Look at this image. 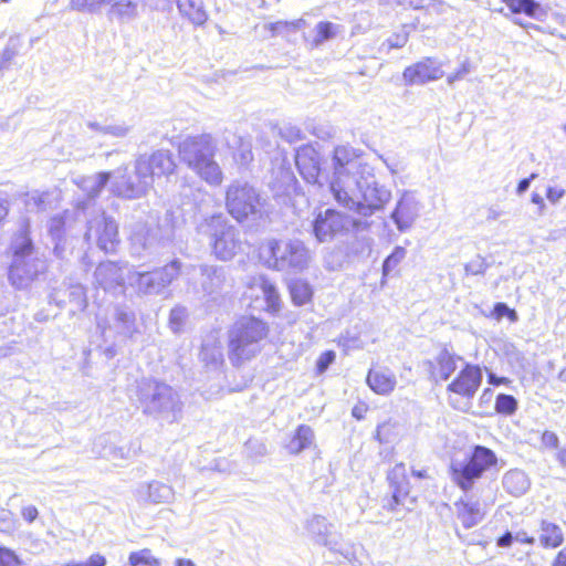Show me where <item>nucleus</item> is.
Instances as JSON below:
<instances>
[{"instance_id":"f257e3e1","label":"nucleus","mask_w":566,"mask_h":566,"mask_svg":"<svg viewBox=\"0 0 566 566\" xmlns=\"http://www.w3.org/2000/svg\"><path fill=\"white\" fill-rule=\"evenodd\" d=\"M270 334L269 324L254 315L239 317L229 331L228 356L233 366L254 358Z\"/></svg>"},{"instance_id":"f03ea898","label":"nucleus","mask_w":566,"mask_h":566,"mask_svg":"<svg viewBox=\"0 0 566 566\" xmlns=\"http://www.w3.org/2000/svg\"><path fill=\"white\" fill-rule=\"evenodd\" d=\"M180 158L189 168L212 186H220L223 181V174L213 159L216 146L210 135L190 136L178 146Z\"/></svg>"},{"instance_id":"7ed1b4c3","label":"nucleus","mask_w":566,"mask_h":566,"mask_svg":"<svg viewBox=\"0 0 566 566\" xmlns=\"http://www.w3.org/2000/svg\"><path fill=\"white\" fill-rule=\"evenodd\" d=\"M264 205L260 191L249 182H232L226 189V210L239 223L261 219Z\"/></svg>"},{"instance_id":"20e7f679","label":"nucleus","mask_w":566,"mask_h":566,"mask_svg":"<svg viewBox=\"0 0 566 566\" xmlns=\"http://www.w3.org/2000/svg\"><path fill=\"white\" fill-rule=\"evenodd\" d=\"M259 256L261 262L272 270H303L307 265L308 252L301 241L271 239L261 245Z\"/></svg>"},{"instance_id":"39448f33","label":"nucleus","mask_w":566,"mask_h":566,"mask_svg":"<svg viewBox=\"0 0 566 566\" xmlns=\"http://www.w3.org/2000/svg\"><path fill=\"white\" fill-rule=\"evenodd\" d=\"M387 482L391 489V495L385 499L382 509L394 514H405L413 511L424 490L420 486L413 488L410 484L403 462L397 463L389 470Z\"/></svg>"},{"instance_id":"423d86ee","label":"nucleus","mask_w":566,"mask_h":566,"mask_svg":"<svg viewBox=\"0 0 566 566\" xmlns=\"http://www.w3.org/2000/svg\"><path fill=\"white\" fill-rule=\"evenodd\" d=\"M210 226L214 229L211 250L218 260L230 261L243 252L244 242L239 231L221 216L212 217Z\"/></svg>"},{"instance_id":"0eeeda50","label":"nucleus","mask_w":566,"mask_h":566,"mask_svg":"<svg viewBox=\"0 0 566 566\" xmlns=\"http://www.w3.org/2000/svg\"><path fill=\"white\" fill-rule=\"evenodd\" d=\"M359 227V221L353 220L335 209L318 212L313 220V233L319 242H329L346 235L350 229Z\"/></svg>"},{"instance_id":"6e6552de","label":"nucleus","mask_w":566,"mask_h":566,"mask_svg":"<svg viewBox=\"0 0 566 566\" xmlns=\"http://www.w3.org/2000/svg\"><path fill=\"white\" fill-rule=\"evenodd\" d=\"M497 465L496 454L489 448L476 446L462 464V490L470 486L474 479H480L485 472Z\"/></svg>"},{"instance_id":"1a4fd4ad","label":"nucleus","mask_w":566,"mask_h":566,"mask_svg":"<svg viewBox=\"0 0 566 566\" xmlns=\"http://www.w3.org/2000/svg\"><path fill=\"white\" fill-rule=\"evenodd\" d=\"M176 169L174 156L168 150L154 151L149 157L136 164V174L146 185V179L160 178L171 175Z\"/></svg>"},{"instance_id":"9d476101","label":"nucleus","mask_w":566,"mask_h":566,"mask_svg":"<svg viewBox=\"0 0 566 566\" xmlns=\"http://www.w3.org/2000/svg\"><path fill=\"white\" fill-rule=\"evenodd\" d=\"M443 76L441 64L432 57L417 61L402 71V80L406 85L426 84Z\"/></svg>"},{"instance_id":"9b49d317","label":"nucleus","mask_w":566,"mask_h":566,"mask_svg":"<svg viewBox=\"0 0 566 566\" xmlns=\"http://www.w3.org/2000/svg\"><path fill=\"white\" fill-rule=\"evenodd\" d=\"M366 384L375 395L388 397L396 390L398 381L390 368L374 364L366 374Z\"/></svg>"},{"instance_id":"f8f14e48","label":"nucleus","mask_w":566,"mask_h":566,"mask_svg":"<svg viewBox=\"0 0 566 566\" xmlns=\"http://www.w3.org/2000/svg\"><path fill=\"white\" fill-rule=\"evenodd\" d=\"M295 166L306 182L315 184L321 176V159L317 150L311 145L301 146L295 154Z\"/></svg>"},{"instance_id":"ddd939ff","label":"nucleus","mask_w":566,"mask_h":566,"mask_svg":"<svg viewBox=\"0 0 566 566\" xmlns=\"http://www.w3.org/2000/svg\"><path fill=\"white\" fill-rule=\"evenodd\" d=\"M180 13L195 25H202L208 20V11L203 0H178Z\"/></svg>"},{"instance_id":"4468645a","label":"nucleus","mask_w":566,"mask_h":566,"mask_svg":"<svg viewBox=\"0 0 566 566\" xmlns=\"http://www.w3.org/2000/svg\"><path fill=\"white\" fill-rule=\"evenodd\" d=\"M539 543L545 549L557 548L565 541L564 532L556 523L542 521L539 524Z\"/></svg>"},{"instance_id":"2eb2a0df","label":"nucleus","mask_w":566,"mask_h":566,"mask_svg":"<svg viewBox=\"0 0 566 566\" xmlns=\"http://www.w3.org/2000/svg\"><path fill=\"white\" fill-rule=\"evenodd\" d=\"M314 440L313 429L308 424H300L293 432L286 449L291 454H298L308 449Z\"/></svg>"},{"instance_id":"dca6fc26","label":"nucleus","mask_w":566,"mask_h":566,"mask_svg":"<svg viewBox=\"0 0 566 566\" xmlns=\"http://www.w3.org/2000/svg\"><path fill=\"white\" fill-rule=\"evenodd\" d=\"M287 290L291 296V301L295 306H303L312 303L313 301L314 290L305 280H292L287 285Z\"/></svg>"},{"instance_id":"f3484780","label":"nucleus","mask_w":566,"mask_h":566,"mask_svg":"<svg viewBox=\"0 0 566 566\" xmlns=\"http://www.w3.org/2000/svg\"><path fill=\"white\" fill-rule=\"evenodd\" d=\"M455 369V361L452 356L443 353L430 361V376L434 381H443Z\"/></svg>"},{"instance_id":"a211bd4d","label":"nucleus","mask_w":566,"mask_h":566,"mask_svg":"<svg viewBox=\"0 0 566 566\" xmlns=\"http://www.w3.org/2000/svg\"><path fill=\"white\" fill-rule=\"evenodd\" d=\"M150 387L153 392L144 394L140 398V401L144 405V412L146 413L160 410L164 405L166 392L170 390L168 386L156 381L153 382V386Z\"/></svg>"},{"instance_id":"6ab92c4d","label":"nucleus","mask_w":566,"mask_h":566,"mask_svg":"<svg viewBox=\"0 0 566 566\" xmlns=\"http://www.w3.org/2000/svg\"><path fill=\"white\" fill-rule=\"evenodd\" d=\"M108 14L115 15L122 21H127L137 15V3L133 0H105Z\"/></svg>"},{"instance_id":"aec40b11","label":"nucleus","mask_w":566,"mask_h":566,"mask_svg":"<svg viewBox=\"0 0 566 566\" xmlns=\"http://www.w3.org/2000/svg\"><path fill=\"white\" fill-rule=\"evenodd\" d=\"M118 228L113 221H105L97 235V244L105 252H114L118 244Z\"/></svg>"},{"instance_id":"412c9836","label":"nucleus","mask_w":566,"mask_h":566,"mask_svg":"<svg viewBox=\"0 0 566 566\" xmlns=\"http://www.w3.org/2000/svg\"><path fill=\"white\" fill-rule=\"evenodd\" d=\"M260 289L266 304L265 312L269 314L279 313L282 308V300L275 284L266 279H262Z\"/></svg>"},{"instance_id":"4be33fe9","label":"nucleus","mask_w":566,"mask_h":566,"mask_svg":"<svg viewBox=\"0 0 566 566\" xmlns=\"http://www.w3.org/2000/svg\"><path fill=\"white\" fill-rule=\"evenodd\" d=\"M482 373L478 366L467 365L462 369V395L472 396L481 385Z\"/></svg>"},{"instance_id":"5701e85b","label":"nucleus","mask_w":566,"mask_h":566,"mask_svg":"<svg viewBox=\"0 0 566 566\" xmlns=\"http://www.w3.org/2000/svg\"><path fill=\"white\" fill-rule=\"evenodd\" d=\"M34 251L35 247L29 230L25 229L19 232L17 241L12 245L13 258L22 260L33 254Z\"/></svg>"},{"instance_id":"b1692460","label":"nucleus","mask_w":566,"mask_h":566,"mask_svg":"<svg viewBox=\"0 0 566 566\" xmlns=\"http://www.w3.org/2000/svg\"><path fill=\"white\" fill-rule=\"evenodd\" d=\"M513 14H525L530 18L537 17L541 6L534 0H502Z\"/></svg>"},{"instance_id":"393cba45","label":"nucleus","mask_w":566,"mask_h":566,"mask_svg":"<svg viewBox=\"0 0 566 566\" xmlns=\"http://www.w3.org/2000/svg\"><path fill=\"white\" fill-rule=\"evenodd\" d=\"M375 440L380 444H389L398 439L396 422L390 419L377 424L374 433Z\"/></svg>"},{"instance_id":"a878e982","label":"nucleus","mask_w":566,"mask_h":566,"mask_svg":"<svg viewBox=\"0 0 566 566\" xmlns=\"http://www.w3.org/2000/svg\"><path fill=\"white\" fill-rule=\"evenodd\" d=\"M504 488L509 493L518 495L527 490L528 483L524 474L518 471H510L503 480Z\"/></svg>"},{"instance_id":"bb28decb","label":"nucleus","mask_w":566,"mask_h":566,"mask_svg":"<svg viewBox=\"0 0 566 566\" xmlns=\"http://www.w3.org/2000/svg\"><path fill=\"white\" fill-rule=\"evenodd\" d=\"M338 31V27L329 21H321L315 27V36L311 41L312 48H317L325 41L333 39Z\"/></svg>"},{"instance_id":"cd10ccee","label":"nucleus","mask_w":566,"mask_h":566,"mask_svg":"<svg viewBox=\"0 0 566 566\" xmlns=\"http://www.w3.org/2000/svg\"><path fill=\"white\" fill-rule=\"evenodd\" d=\"M483 510L479 503L462 504V525L470 527L483 518Z\"/></svg>"},{"instance_id":"c85d7f7f","label":"nucleus","mask_w":566,"mask_h":566,"mask_svg":"<svg viewBox=\"0 0 566 566\" xmlns=\"http://www.w3.org/2000/svg\"><path fill=\"white\" fill-rule=\"evenodd\" d=\"M128 563L129 566H160V560L153 555L149 548L132 552Z\"/></svg>"},{"instance_id":"c756f323","label":"nucleus","mask_w":566,"mask_h":566,"mask_svg":"<svg viewBox=\"0 0 566 566\" xmlns=\"http://www.w3.org/2000/svg\"><path fill=\"white\" fill-rule=\"evenodd\" d=\"M105 8V0H71L70 9L82 13H96Z\"/></svg>"},{"instance_id":"7c9ffc66","label":"nucleus","mask_w":566,"mask_h":566,"mask_svg":"<svg viewBox=\"0 0 566 566\" xmlns=\"http://www.w3.org/2000/svg\"><path fill=\"white\" fill-rule=\"evenodd\" d=\"M494 408L496 412L505 416L513 415L517 409V401L511 395L500 394L495 398Z\"/></svg>"},{"instance_id":"2f4dec72","label":"nucleus","mask_w":566,"mask_h":566,"mask_svg":"<svg viewBox=\"0 0 566 566\" xmlns=\"http://www.w3.org/2000/svg\"><path fill=\"white\" fill-rule=\"evenodd\" d=\"M353 163L350 153L346 148H336L334 153V169L337 174H344L347 166Z\"/></svg>"},{"instance_id":"473e14b6","label":"nucleus","mask_w":566,"mask_h":566,"mask_svg":"<svg viewBox=\"0 0 566 566\" xmlns=\"http://www.w3.org/2000/svg\"><path fill=\"white\" fill-rule=\"evenodd\" d=\"M491 316L496 321H501L503 317H506L511 323H515L518 318L515 310L510 308L502 302L494 304Z\"/></svg>"},{"instance_id":"72a5a7b5","label":"nucleus","mask_w":566,"mask_h":566,"mask_svg":"<svg viewBox=\"0 0 566 566\" xmlns=\"http://www.w3.org/2000/svg\"><path fill=\"white\" fill-rule=\"evenodd\" d=\"M186 313L182 308H174L169 315V328L174 333H180L185 326Z\"/></svg>"},{"instance_id":"f704fd0d","label":"nucleus","mask_w":566,"mask_h":566,"mask_svg":"<svg viewBox=\"0 0 566 566\" xmlns=\"http://www.w3.org/2000/svg\"><path fill=\"white\" fill-rule=\"evenodd\" d=\"M331 191L335 200L343 207H349L353 199L349 193L340 186L339 182L334 181L331 184Z\"/></svg>"},{"instance_id":"c9c22d12","label":"nucleus","mask_w":566,"mask_h":566,"mask_svg":"<svg viewBox=\"0 0 566 566\" xmlns=\"http://www.w3.org/2000/svg\"><path fill=\"white\" fill-rule=\"evenodd\" d=\"M106 557L101 553H93L85 562H69L62 566H106Z\"/></svg>"},{"instance_id":"e433bc0d","label":"nucleus","mask_w":566,"mask_h":566,"mask_svg":"<svg viewBox=\"0 0 566 566\" xmlns=\"http://www.w3.org/2000/svg\"><path fill=\"white\" fill-rule=\"evenodd\" d=\"M17 554L7 547L0 546V566H20Z\"/></svg>"},{"instance_id":"4c0bfd02","label":"nucleus","mask_w":566,"mask_h":566,"mask_svg":"<svg viewBox=\"0 0 566 566\" xmlns=\"http://www.w3.org/2000/svg\"><path fill=\"white\" fill-rule=\"evenodd\" d=\"M336 354L333 350L322 353L316 361V374H323L334 363Z\"/></svg>"},{"instance_id":"58836bf2","label":"nucleus","mask_w":566,"mask_h":566,"mask_svg":"<svg viewBox=\"0 0 566 566\" xmlns=\"http://www.w3.org/2000/svg\"><path fill=\"white\" fill-rule=\"evenodd\" d=\"M297 27H298L297 22L276 21V22L270 23L268 25V30L271 32L272 35H279L285 30L295 29Z\"/></svg>"},{"instance_id":"ea45409f","label":"nucleus","mask_w":566,"mask_h":566,"mask_svg":"<svg viewBox=\"0 0 566 566\" xmlns=\"http://www.w3.org/2000/svg\"><path fill=\"white\" fill-rule=\"evenodd\" d=\"M406 210L407 207L399 203L392 213V217L400 229L406 228L410 222L409 218H405Z\"/></svg>"},{"instance_id":"a19ab883","label":"nucleus","mask_w":566,"mask_h":566,"mask_svg":"<svg viewBox=\"0 0 566 566\" xmlns=\"http://www.w3.org/2000/svg\"><path fill=\"white\" fill-rule=\"evenodd\" d=\"M212 346L210 345H202L201 348H200V356H201V360L206 364H210V363H221L222 361V354L221 352L218 353V357H212L211 355V352H212Z\"/></svg>"},{"instance_id":"79ce46f5","label":"nucleus","mask_w":566,"mask_h":566,"mask_svg":"<svg viewBox=\"0 0 566 566\" xmlns=\"http://www.w3.org/2000/svg\"><path fill=\"white\" fill-rule=\"evenodd\" d=\"M558 442H559L558 437L553 431L546 430L541 436V443L545 448L556 449L558 447Z\"/></svg>"},{"instance_id":"37998d69","label":"nucleus","mask_w":566,"mask_h":566,"mask_svg":"<svg viewBox=\"0 0 566 566\" xmlns=\"http://www.w3.org/2000/svg\"><path fill=\"white\" fill-rule=\"evenodd\" d=\"M369 409L370 408L367 402L358 401L352 409V416L358 421L364 420Z\"/></svg>"},{"instance_id":"c03bdc74","label":"nucleus","mask_w":566,"mask_h":566,"mask_svg":"<svg viewBox=\"0 0 566 566\" xmlns=\"http://www.w3.org/2000/svg\"><path fill=\"white\" fill-rule=\"evenodd\" d=\"M408 41V34H396L394 38H389L387 40V45L389 49H400L405 46Z\"/></svg>"},{"instance_id":"a18cd8bd","label":"nucleus","mask_w":566,"mask_h":566,"mask_svg":"<svg viewBox=\"0 0 566 566\" xmlns=\"http://www.w3.org/2000/svg\"><path fill=\"white\" fill-rule=\"evenodd\" d=\"M21 515L24 521H27L28 523H32L38 518L39 512L34 505H28L21 510Z\"/></svg>"},{"instance_id":"49530a36","label":"nucleus","mask_w":566,"mask_h":566,"mask_svg":"<svg viewBox=\"0 0 566 566\" xmlns=\"http://www.w3.org/2000/svg\"><path fill=\"white\" fill-rule=\"evenodd\" d=\"M402 256H403V251L402 250H398V251L394 252L392 254H390L385 260L384 271L386 272L391 265H396L400 261V259Z\"/></svg>"},{"instance_id":"de8ad7c7","label":"nucleus","mask_w":566,"mask_h":566,"mask_svg":"<svg viewBox=\"0 0 566 566\" xmlns=\"http://www.w3.org/2000/svg\"><path fill=\"white\" fill-rule=\"evenodd\" d=\"M565 193V190L562 188L549 187L546 191V197L553 203L557 202Z\"/></svg>"},{"instance_id":"09e8293b","label":"nucleus","mask_w":566,"mask_h":566,"mask_svg":"<svg viewBox=\"0 0 566 566\" xmlns=\"http://www.w3.org/2000/svg\"><path fill=\"white\" fill-rule=\"evenodd\" d=\"M552 566H566V546L557 552L552 562Z\"/></svg>"},{"instance_id":"8fccbe9b","label":"nucleus","mask_w":566,"mask_h":566,"mask_svg":"<svg viewBox=\"0 0 566 566\" xmlns=\"http://www.w3.org/2000/svg\"><path fill=\"white\" fill-rule=\"evenodd\" d=\"M380 208H381L380 205H367V206L363 205V203L357 205V211L364 216L371 214L375 210H378Z\"/></svg>"},{"instance_id":"3c124183","label":"nucleus","mask_w":566,"mask_h":566,"mask_svg":"<svg viewBox=\"0 0 566 566\" xmlns=\"http://www.w3.org/2000/svg\"><path fill=\"white\" fill-rule=\"evenodd\" d=\"M488 380L493 386H500V385L509 386L511 384V380L509 378L497 377L494 374H489Z\"/></svg>"},{"instance_id":"603ef678","label":"nucleus","mask_w":566,"mask_h":566,"mask_svg":"<svg viewBox=\"0 0 566 566\" xmlns=\"http://www.w3.org/2000/svg\"><path fill=\"white\" fill-rule=\"evenodd\" d=\"M111 172L102 171L96 176V189L101 190L109 180Z\"/></svg>"},{"instance_id":"864d4df0","label":"nucleus","mask_w":566,"mask_h":566,"mask_svg":"<svg viewBox=\"0 0 566 566\" xmlns=\"http://www.w3.org/2000/svg\"><path fill=\"white\" fill-rule=\"evenodd\" d=\"M535 177H536V174H532L530 177L520 180L517 184V187H516V192L520 195L525 192L527 190V188L530 187L531 180H533Z\"/></svg>"},{"instance_id":"5fc2aeb1","label":"nucleus","mask_w":566,"mask_h":566,"mask_svg":"<svg viewBox=\"0 0 566 566\" xmlns=\"http://www.w3.org/2000/svg\"><path fill=\"white\" fill-rule=\"evenodd\" d=\"M515 539L521 544L533 545L535 543V537L525 532H520L516 534Z\"/></svg>"},{"instance_id":"6e6d98bb","label":"nucleus","mask_w":566,"mask_h":566,"mask_svg":"<svg viewBox=\"0 0 566 566\" xmlns=\"http://www.w3.org/2000/svg\"><path fill=\"white\" fill-rule=\"evenodd\" d=\"M513 542V536L510 532H505L503 535H501L497 539H496V545L499 547H509L511 546Z\"/></svg>"},{"instance_id":"4d7b16f0","label":"nucleus","mask_w":566,"mask_h":566,"mask_svg":"<svg viewBox=\"0 0 566 566\" xmlns=\"http://www.w3.org/2000/svg\"><path fill=\"white\" fill-rule=\"evenodd\" d=\"M119 195L126 198H136L139 195V191L135 188L134 185H128L125 189L119 190Z\"/></svg>"},{"instance_id":"13d9d810","label":"nucleus","mask_w":566,"mask_h":566,"mask_svg":"<svg viewBox=\"0 0 566 566\" xmlns=\"http://www.w3.org/2000/svg\"><path fill=\"white\" fill-rule=\"evenodd\" d=\"M411 476L419 479V480H429L431 479L430 473L428 469H420V470H412Z\"/></svg>"},{"instance_id":"bf43d9fd","label":"nucleus","mask_w":566,"mask_h":566,"mask_svg":"<svg viewBox=\"0 0 566 566\" xmlns=\"http://www.w3.org/2000/svg\"><path fill=\"white\" fill-rule=\"evenodd\" d=\"M9 213L8 205L4 200L0 199V224L6 220Z\"/></svg>"},{"instance_id":"052dcab7","label":"nucleus","mask_w":566,"mask_h":566,"mask_svg":"<svg viewBox=\"0 0 566 566\" xmlns=\"http://www.w3.org/2000/svg\"><path fill=\"white\" fill-rule=\"evenodd\" d=\"M532 202L535 203L539 210H543L545 208L544 199L538 193L532 195Z\"/></svg>"},{"instance_id":"680f3d73","label":"nucleus","mask_w":566,"mask_h":566,"mask_svg":"<svg viewBox=\"0 0 566 566\" xmlns=\"http://www.w3.org/2000/svg\"><path fill=\"white\" fill-rule=\"evenodd\" d=\"M448 390L451 391V392H460V382L457 379H454L451 384H449L448 386Z\"/></svg>"},{"instance_id":"e2e57ef3","label":"nucleus","mask_w":566,"mask_h":566,"mask_svg":"<svg viewBox=\"0 0 566 566\" xmlns=\"http://www.w3.org/2000/svg\"><path fill=\"white\" fill-rule=\"evenodd\" d=\"M558 462L566 468V449H562L557 453Z\"/></svg>"},{"instance_id":"0e129e2a","label":"nucleus","mask_w":566,"mask_h":566,"mask_svg":"<svg viewBox=\"0 0 566 566\" xmlns=\"http://www.w3.org/2000/svg\"><path fill=\"white\" fill-rule=\"evenodd\" d=\"M167 268H171L175 270V275H177L180 271V263L178 261H171L168 265H166L163 270Z\"/></svg>"},{"instance_id":"69168bd1","label":"nucleus","mask_w":566,"mask_h":566,"mask_svg":"<svg viewBox=\"0 0 566 566\" xmlns=\"http://www.w3.org/2000/svg\"><path fill=\"white\" fill-rule=\"evenodd\" d=\"M176 566H195L189 559H177Z\"/></svg>"},{"instance_id":"338daca9","label":"nucleus","mask_w":566,"mask_h":566,"mask_svg":"<svg viewBox=\"0 0 566 566\" xmlns=\"http://www.w3.org/2000/svg\"><path fill=\"white\" fill-rule=\"evenodd\" d=\"M172 279H174V276L169 277V279L167 280V282H168V283H170V282L172 281Z\"/></svg>"},{"instance_id":"774afa93","label":"nucleus","mask_w":566,"mask_h":566,"mask_svg":"<svg viewBox=\"0 0 566 566\" xmlns=\"http://www.w3.org/2000/svg\"><path fill=\"white\" fill-rule=\"evenodd\" d=\"M2 2H9L10 0H1Z\"/></svg>"}]
</instances>
